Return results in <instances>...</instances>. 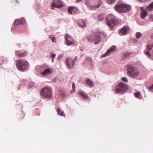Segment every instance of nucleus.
Instances as JSON below:
<instances>
[{"mask_svg": "<svg viewBox=\"0 0 153 153\" xmlns=\"http://www.w3.org/2000/svg\"><path fill=\"white\" fill-rule=\"evenodd\" d=\"M16 65L17 68L22 71L27 70L29 68L28 63L23 59L18 60L16 61Z\"/></svg>", "mask_w": 153, "mask_h": 153, "instance_id": "obj_1", "label": "nucleus"}, {"mask_svg": "<svg viewBox=\"0 0 153 153\" xmlns=\"http://www.w3.org/2000/svg\"><path fill=\"white\" fill-rule=\"evenodd\" d=\"M127 75L131 78L137 77L140 74L139 71L136 70L135 68L131 65H128L127 67Z\"/></svg>", "mask_w": 153, "mask_h": 153, "instance_id": "obj_2", "label": "nucleus"}, {"mask_svg": "<svg viewBox=\"0 0 153 153\" xmlns=\"http://www.w3.org/2000/svg\"><path fill=\"white\" fill-rule=\"evenodd\" d=\"M41 95L46 98L51 99L52 96V90L50 87L45 86L40 91Z\"/></svg>", "mask_w": 153, "mask_h": 153, "instance_id": "obj_3", "label": "nucleus"}, {"mask_svg": "<svg viewBox=\"0 0 153 153\" xmlns=\"http://www.w3.org/2000/svg\"><path fill=\"white\" fill-rule=\"evenodd\" d=\"M131 8L130 6L122 3H117L116 4L115 7L116 10L123 13H125L130 10Z\"/></svg>", "mask_w": 153, "mask_h": 153, "instance_id": "obj_4", "label": "nucleus"}, {"mask_svg": "<svg viewBox=\"0 0 153 153\" xmlns=\"http://www.w3.org/2000/svg\"><path fill=\"white\" fill-rule=\"evenodd\" d=\"M127 89L128 86L120 82L116 86L115 91L117 94L119 93H123Z\"/></svg>", "mask_w": 153, "mask_h": 153, "instance_id": "obj_5", "label": "nucleus"}, {"mask_svg": "<svg viewBox=\"0 0 153 153\" xmlns=\"http://www.w3.org/2000/svg\"><path fill=\"white\" fill-rule=\"evenodd\" d=\"M75 59L71 57L67 58L66 60L65 63L68 68L71 69L74 66L75 64Z\"/></svg>", "mask_w": 153, "mask_h": 153, "instance_id": "obj_6", "label": "nucleus"}, {"mask_svg": "<svg viewBox=\"0 0 153 153\" xmlns=\"http://www.w3.org/2000/svg\"><path fill=\"white\" fill-rule=\"evenodd\" d=\"M51 5V8L52 10L54 9V7L60 8L63 6V5L62 4V2L60 0H55L54 2L52 3Z\"/></svg>", "mask_w": 153, "mask_h": 153, "instance_id": "obj_7", "label": "nucleus"}, {"mask_svg": "<svg viewBox=\"0 0 153 153\" xmlns=\"http://www.w3.org/2000/svg\"><path fill=\"white\" fill-rule=\"evenodd\" d=\"M108 25L111 28H113L114 25L117 24V21L114 18H112L110 21H107Z\"/></svg>", "mask_w": 153, "mask_h": 153, "instance_id": "obj_8", "label": "nucleus"}, {"mask_svg": "<svg viewBox=\"0 0 153 153\" xmlns=\"http://www.w3.org/2000/svg\"><path fill=\"white\" fill-rule=\"evenodd\" d=\"M129 29V27L128 26H124L120 30L119 32L120 34H121L123 35H125L127 34V31Z\"/></svg>", "mask_w": 153, "mask_h": 153, "instance_id": "obj_9", "label": "nucleus"}, {"mask_svg": "<svg viewBox=\"0 0 153 153\" xmlns=\"http://www.w3.org/2000/svg\"><path fill=\"white\" fill-rule=\"evenodd\" d=\"M53 72V70L51 68H46L42 72V74L46 76Z\"/></svg>", "mask_w": 153, "mask_h": 153, "instance_id": "obj_10", "label": "nucleus"}, {"mask_svg": "<svg viewBox=\"0 0 153 153\" xmlns=\"http://www.w3.org/2000/svg\"><path fill=\"white\" fill-rule=\"evenodd\" d=\"M25 20L23 18H22L20 20L16 19L14 22V25L15 26L18 25L19 24L23 25L25 23Z\"/></svg>", "mask_w": 153, "mask_h": 153, "instance_id": "obj_11", "label": "nucleus"}, {"mask_svg": "<svg viewBox=\"0 0 153 153\" xmlns=\"http://www.w3.org/2000/svg\"><path fill=\"white\" fill-rule=\"evenodd\" d=\"M98 1L99 3L98 5H97L92 6L89 3L88 0H85V4L87 6H88V7H89L91 9H92V8H98L100 5L101 4V1H100V0H98Z\"/></svg>", "mask_w": 153, "mask_h": 153, "instance_id": "obj_12", "label": "nucleus"}, {"mask_svg": "<svg viewBox=\"0 0 153 153\" xmlns=\"http://www.w3.org/2000/svg\"><path fill=\"white\" fill-rule=\"evenodd\" d=\"M27 54V52L26 51L22 52L20 51H17L16 52L15 54L16 56L21 57H24L26 56Z\"/></svg>", "mask_w": 153, "mask_h": 153, "instance_id": "obj_13", "label": "nucleus"}, {"mask_svg": "<svg viewBox=\"0 0 153 153\" xmlns=\"http://www.w3.org/2000/svg\"><path fill=\"white\" fill-rule=\"evenodd\" d=\"M77 8L75 7L71 6L69 7L68 9V13L70 14H72V12L74 13H77Z\"/></svg>", "mask_w": 153, "mask_h": 153, "instance_id": "obj_14", "label": "nucleus"}, {"mask_svg": "<svg viewBox=\"0 0 153 153\" xmlns=\"http://www.w3.org/2000/svg\"><path fill=\"white\" fill-rule=\"evenodd\" d=\"M116 49V47L114 46H112L105 53L104 55V57H105L107 56L109 54V53L111 52L114 51Z\"/></svg>", "mask_w": 153, "mask_h": 153, "instance_id": "obj_15", "label": "nucleus"}, {"mask_svg": "<svg viewBox=\"0 0 153 153\" xmlns=\"http://www.w3.org/2000/svg\"><path fill=\"white\" fill-rule=\"evenodd\" d=\"M85 82L86 84L89 86L90 88L94 86V83L92 81L89 79V78H87L85 81Z\"/></svg>", "mask_w": 153, "mask_h": 153, "instance_id": "obj_16", "label": "nucleus"}, {"mask_svg": "<svg viewBox=\"0 0 153 153\" xmlns=\"http://www.w3.org/2000/svg\"><path fill=\"white\" fill-rule=\"evenodd\" d=\"M68 36L65 37V43L68 46H70L74 44L73 42H71L68 40Z\"/></svg>", "mask_w": 153, "mask_h": 153, "instance_id": "obj_17", "label": "nucleus"}, {"mask_svg": "<svg viewBox=\"0 0 153 153\" xmlns=\"http://www.w3.org/2000/svg\"><path fill=\"white\" fill-rule=\"evenodd\" d=\"M147 14V12L144 9H143L142 10L141 14V18L142 19H144V18L146 16Z\"/></svg>", "mask_w": 153, "mask_h": 153, "instance_id": "obj_18", "label": "nucleus"}, {"mask_svg": "<svg viewBox=\"0 0 153 153\" xmlns=\"http://www.w3.org/2000/svg\"><path fill=\"white\" fill-rule=\"evenodd\" d=\"M79 94L81 95L84 99H88V96L86 95V94L82 92H79Z\"/></svg>", "mask_w": 153, "mask_h": 153, "instance_id": "obj_19", "label": "nucleus"}, {"mask_svg": "<svg viewBox=\"0 0 153 153\" xmlns=\"http://www.w3.org/2000/svg\"><path fill=\"white\" fill-rule=\"evenodd\" d=\"M49 38H50L52 42L56 43V39L55 37L53 35H50Z\"/></svg>", "mask_w": 153, "mask_h": 153, "instance_id": "obj_20", "label": "nucleus"}, {"mask_svg": "<svg viewBox=\"0 0 153 153\" xmlns=\"http://www.w3.org/2000/svg\"><path fill=\"white\" fill-rule=\"evenodd\" d=\"M147 10L149 11H152L153 10V2L150 4L146 7Z\"/></svg>", "mask_w": 153, "mask_h": 153, "instance_id": "obj_21", "label": "nucleus"}, {"mask_svg": "<svg viewBox=\"0 0 153 153\" xmlns=\"http://www.w3.org/2000/svg\"><path fill=\"white\" fill-rule=\"evenodd\" d=\"M134 96L138 99H140L141 97V94L140 91L134 93Z\"/></svg>", "mask_w": 153, "mask_h": 153, "instance_id": "obj_22", "label": "nucleus"}, {"mask_svg": "<svg viewBox=\"0 0 153 153\" xmlns=\"http://www.w3.org/2000/svg\"><path fill=\"white\" fill-rule=\"evenodd\" d=\"M79 26L82 27H86V24L85 21H83L82 22L81 24H78Z\"/></svg>", "mask_w": 153, "mask_h": 153, "instance_id": "obj_23", "label": "nucleus"}, {"mask_svg": "<svg viewBox=\"0 0 153 153\" xmlns=\"http://www.w3.org/2000/svg\"><path fill=\"white\" fill-rule=\"evenodd\" d=\"M57 113L58 114L61 116H63L64 113L63 111H61L60 109L59 108L57 109Z\"/></svg>", "mask_w": 153, "mask_h": 153, "instance_id": "obj_24", "label": "nucleus"}, {"mask_svg": "<svg viewBox=\"0 0 153 153\" xmlns=\"http://www.w3.org/2000/svg\"><path fill=\"white\" fill-rule=\"evenodd\" d=\"M147 48L148 51H151L152 50V48H153V44L151 45H148Z\"/></svg>", "mask_w": 153, "mask_h": 153, "instance_id": "obj_25", "label": "nucleus"}, {"mask_svg": "<svg viewBox=\"0 0 153 153\" xmlns=\"http://www.w3.org/2000/svg\"><path fill=\"white\" fill-rule=\"evenodd\" d=\"M142 36V33L140 32H137L136 34V37L138 38H140Z\"/></svg>", "mask_w": 153, "mask_h": 153, "instance_id": "obj_26", "label": "nucleus"}, {"mask_svg": "<svg viewBox=\"0 0 153 153\" xmlns=\"http://www.w3.org/2000/svg\"><path fill=\"white\" fill-rule=\"evenodd\" d=\"M104 19V17L101 16H99L98 18V20L99 21H102Z\"/></svg>", "mask_w": 153, "mask_h": 153, "instance_id": "obj_27", "label": "nucleus"}, {"mask_svg": "<svg viewBox=\"0 0 153 153\" xmlns=\"http://www.w3.org/2000/svg\"><path fill=\"white\" fill-rule=\"evenodd\" d=\"M124 55L126 57H127L130 56V54L129 52H126L124 54Z\"/></svg>", "mask_w": 153, "mask_h": 153, "instance_id": "obj_28", "label": "nucleus"}, {"mask_svg": "<svg viewBox=\"0 0 153 153\" xmlns=\"http://www.w3.org/2000/svg\"><path fill=\"white\" fill-rule=\"evenodd\" d=\"M115 0H108V3L109 4H110L115 2Z\"/></svg>", "mask_w": 153, "mask_h": 153, "instance_id": "obj_29", "label": "nucleus"}, {"mask_svg": "<svg viewBox=\"0 0 153 153\" xmlns=\"http://www.w3.org/2000/svg\"><path fill=\"white\" fill-rule=\"evenodd\" d=\"M148 89L150 91H152V90L153 89V84H152L148 88Z\"/></svg>", "mask_w": 153, "mask_h": 153, "instance_id": "obj_30", "label": "nucleus"}, {"mask_svg": "<svg viewBox=\"0 0 153 153\" xmlns=\"http://www.w3.org/2000/svg\"><path fill=\"white\" fill-rule=\"evenodd\" d=\"M121 79L124 82H128V80L126 77H122Z\"/></svg>", "mask_w": 153, "mask_h": 153, "instance_id": "obj_31", "label": "nucleus"}, {"mask_svg": "<svg viewBox=\"0 0 153 153\" xmlns=\"http://www.w3.org/2000/svg\"><path fill=\"white\" fill-rule=\"evenodd\" d=\"M72 88H73V91H75V84L74 82L72 84Z\"/></svg>", "mask_w": 153, "mask_h": 153, "instance_id": "obj_32", "label": "nucleus"}, {"mask_svg": "<svg viewBox=\"0 0 153 153\" xmlns=\"http://www.w3.org/2000/svg\"><path fill=\"white\" fill-rule=\"evenodd\" d=\"M145 54L147 55V56H149L150 55V53H149V51H146L145 52Z\"/></svg>", "mask_w": 153, "mask_h": 153, "instance_id": "obj_33", "label": "nucleus"}, {"mask_svg": "<svg viewBox=\"0 0 153 153\" xmlns=\"http://www.w3.org/2000/svg\"><path fill=\"white\" fill-rule=\"evenodd\" d=\"M87 39L88 40V41L90 42H92L93 41V39H91L89 38H88Z\"/></svg>", "mask_w": 153, "mask_h": 153, "instance_id": "obj_34", "label": "nucleus"}, {"mask_svg": "<svg viewBox=\"0 0 153 153\" xmlns=\"http://www.w3.org/2000/svg\"><path fill=\"white\" fill-rule=\"evenodd\" d=\"M56 55L54 53H52V55H51V58L52 59H54L55 58V56H56Z\"/></svg>", "mask_w": 153, "mask_h": 153, "instance_id": "obj_35", "label": "nucleus"}, {"mask_svg": "<svg viewBox=\"0 0 153 153\" xmlns=\"http://www.w3.org/2000/svg\"><path fill=\"white\" fill-rule=\"evenodd\" d=\"M150 19H151V21H153V15L152 14L150 16Z\"/></svg>", "mask_w": 153, "mask_h": 153, "instance_id": "obj_36", "label": "nucleus"}, {"mask_svg": "<svg viewBox=\"0 0 153 153\" xmlns=\"http://www.w3.org/2000/svg\"><path fill=\"white\" fill-rule=\"evenodd\" d=\"M83 0H76V2L77 3H79L80 2H82V1Z\"/></svg>", "mask_w": 153, "mask_h": 153, "instance_id": "obj_37", "label": "nucleus"}, {"mask_svg": "<svg viewBox=\"0 0 153 153\" xmlns=\"http://www.w3.org/2000/svg\"><path fill=\"white\" fill-rule=\"evenodd\" d=\"M99 42V39H98V40L97 41V42H96V41L94 43V44L95 45H97V44H98Z\"/></svg>", "mask_w": 153, "mask_h": 153, "instance_id": "obj_38", "label": "nucleus"}, {"mask_svg": "<svg viewBox=\"0 0 153 153\" xmlns=\"http://www.w3.org/2000/svg\"><path fill=\"white\" fill-rule=\"evenodd\" d=\"M54 59H52V61H52V62H53V61H54Z\"/></svg>", "mask_w": 153, "mask_h": 153, "instance_id": "obj_39", "label": "nucleus"}, {"mask_svg": "<svg viewBox=\"0 0 153 153\" xmlns=\"http://www.w3.org/2000/svg\"><path fill=\"white\" fill-rule=\"evenodd\" d=\"M16 3H17V2H18L19 1L17 0H16Z\"/></svg>", "mask_w": 153, "mask_h": 153, "instance_id": "obj_40", "label": "nucleus"}, {"mask_svg": "<svg viewBox=\"0 0 153 153\" xmlns=\"http://www.w3.org/2000/svg\"><path fill=\"white\" fill-rule=\"evenodd\" d=\"M110 16H108V18L109 17H110Z\"/></svg>", "mask_w": 153, "mask_h": 153, "instance_id": "obj_41", "label": "nucleus"}, {"mask_svg": "<svg viewBox=\"0 0 153 153\" xmlns=\"http://www.w3.org/2000/svg\"><path fill=\"white\" fill-rule=\"evenodd\" d=\"M2 65V64L0 63V66H1Z\"/></svg>", "mask_w": 153, "mask_h": 153, "instance_id": "obj_42", "label": "nucleus"}]
</instances>
